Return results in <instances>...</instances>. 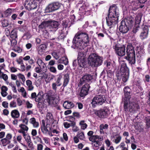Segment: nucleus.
Returning a JSON list of instances; mask_svg holds the SVG:
<instances>
[{
    "mask_svg": "<svg viewBox=\"0 0 150 150\" xmlns=\"http://www.w3.org/2000/svg\"><path fill=\"white\" fill-rule=\"evenodd\" d=\"M89 42V37L87 33L78 32L76 34L72 42L75 46L74 48H77L82 50L88 45Z\"/></svg>",
    "mask_w": 150,
    "mask_h": 150,
    "instance_id": "nucleus-1",
    "label": "nucleus"
},
{
    "mask_svg": "<svg viewBox=\"0 0 150 150\" xmlns=\"http://www.w3.org/2000/svg\"><path fill=\"white\" fill-rule=\"evenodd\" d=\"M108 16V17H106V20L107 24L108 26H111L117 23L119 13L118 9L116 5L110 7Z\"/></svg>",
    "mask_w": 150,
    "mask_h": 150,
    "instance_id": "nucleus-2",
    "label": "nucleus"
},
{
    "mask_svg": "<svg viewBox=\"0 0 150 150\" xmlns=\"http://www.w3.org/2000/svg\"><path fill=\"white\" fill-rule=\"evenodd\" d=\"M139 107L138 104L133 100L130 101H125L124 103V110L127 113H134L139 110Z\"/></svg>",
    "mask_w": 150,
    "mask_h": 150,
    "instance_id": "nucleus-3",
    "label": "nucleus"
},
{
    "mask_svg": "<svg viewBox=\"0 0 150 150\" xmlns=\"http://www.w3.org/2000/svg\"><path fill=\"white\" fill-rule=\"evenodd\" d=\"M129 70L125 63H122L121 65L120 71L116 74L117 80L120 81L122 79V81L126 82L129 76Z\"/></svg>",
    "mask_w": 150,
    "mask_h": 150,
    "instance_id": "nucleus-4",
    "label": "nucleus"
},
{
    "mask_svg": "<svg viewBox=\"0 0 150 150\" xmlns=\"http://www.w3.org/2000/svg\"><path fill=\"white\" fill-rule=\"evenodd\" d=\"M127 56L125 58L131 65L135 63V54L134 47L131 44H129L126 48Z\"/></svg>",
    "mask_w": 150,
    "mask_h": 150,
    "instance_id": "nucleus-5",
    "label": "nucleus"
},
{
    "mask_svg": "<svg viewBox=\"0 0 150 150\" xmlns=\"http://www.w3.org/2000/svg\"><path fill=\"white\" fill-rule=\"evenodd\" d=\"M102 58L95 53H92L89 56L88 58V64L92 67H97L102 64Z\"/></svg>",
    "mask_w": 150,
    "mask_h": 150,
    "instance_id": "nucleus-6",
    "label": "nucleus"
},
{
    "mask_svg": "<svg viewBox=\"0 0 150 150\" xmlns=\"http://www.w3.org/2000/svg\"><path fill=\"white\" fill-rule=\"evenodd\" d=\"M133 23V20L130 18L125 19L121 22V25L119 27L120 31L123 33H127L129 30V28Z\"/></svg>",
    "mask_w": 150,
    "mask_h": 150,
    "instance_id": "nucleus-7",
    "label": "nucleus"
},
{
    "mask_svg": "<svg viewBox=\"0 0 150 150\" xmlns=\"http://www.w3.org/2000/svg\"><path fill=\"white\" fill-rule=\"evenodd\" d=\"M106 100L104 96L99 95L95 96L92 99L91 104L93 107L97 105H101Z\"/></svg>",
    "mask_w": 150,
    "mask_h": 150,
    "instance_id": "nucleus-8",
    "label": "nucleus"
},
{
    "mask_svg": "<svg viewBox=\"0 0 150 150\" xmlns=\"http://www.w3.org/2000/svg\"><path fill=\"white\" fill-rule=\"evenodd\" d=\"M38 4L37 2L35 0H26L24 6L26 9L29 11L36 9Z\"/></svg>",
    "mask_w": 150,
    "mask_h": 150,
    "instance_id": "nucleus-9",
    "label": "nucleus"
},
{
    "mask_svg": "<svg viewBox=\"0 0 150 150\" xmlns=\"http://www.w3.org/2000/svg\"><path fill=\"white\" fill-rule=\"evenodd\" d=\"M74 118L72 116L66 117V120L69 122H66V128L72 127V130L74 132H76L79 130V127L75 126V123L74 122Z\"/></svg>",
    "mask_w": 150,
    "mask_h": 150,
    "instance_id": "nucleus-10",
    "label": "nucleus"
},
{
    "mask_svg": "<svg viewBox=\"0 0 150 150\" xmlns=\"http://www.w3.org/2000/svg\"><path fill=\"white\" fill-rule=\"evenodd\" d=\"M53 92L52 91H49L47 93L48 96V102L49 104L55 106L59 102L57 98H56L54 95L53 94Z\"/></svg>",
    "mask_w": 150,
    "mask_h": 150,
    "instance_id": "nucleus-11",
    "label": "nucleus"
},
{
    "mask_svg": "<svg viewBox=\"0 0 150 150\" xmlns=\"http://www.w3.org/2000/svg\"><path fill=\"white\" fill-rule=\"evenodd\" d=\"M110 110L108 108L101 109L96 111L95 114L100 118H103L107 117L110 113Z\"/></svg>",
    "mask_w": 150,
    "mask_h": 150,
    "instance_id": "nucleus-12",
    "label": "nucleus"
},
{
    "mask_svg": "<svg viewBox=\"0 0 150 150\" xmlns=\"http://www.w3.org/2000/svg\"><path fill=\"white\" fill-rule=\"evenodd\" d=\"M61 4L57 2L49 4L46 8V11L47 12H52L58 10L60 7Z\"/></svg>",
    "mask_w": 150,
    "mask_h": 150,
    "instance_id": "nucleus-13",
    "label": "nucleus"
},
{
    "mask_svg": "<svg viewBox=\"0 0 150 150\" xmlns=\"http://www.w3.org/2000/svg\"><path fill=\"white\" fill-rule=\"evenodd\" d=\"M85 54L83 53V51L79 52L78 57V63L79 67H83L85 65Z\"/></svg>",
    "mask_w": 150,
    "mask_h": 150,
    "instance_id": "nucleus-14",
    "label": "nucleus"
},
{
    "mask_svg": "<svg viewBox=\"0 0 150 150\" xmlns=\"http://www.w3.org/2000/svg\"><path fill=\"white\" fill-rule=\"evenodd\" d=\"M114 49L116 53L118 56H122L125 54L126 47L124 45L120 47L116 45Z\"/></svg>",
    "mask_w": 150,
    "mask_h": 150,
    "instance_id": "nucleus-15",
    "label": "nucleus"
},
{
    "mask_svg": "<svg viewBox=\"0 0 150 150\" xmlns=\"http://www.w3.org/2000/svg\"><path fill=\"white\" fill-rule=\"evenodd\" d=\"M51 125L50 124L47 123L45 125V121L44 120H42V125L41 126V130L42 133L44 134H46L49 132L51 129Z\"/></svg>",
    "mask_w": 150,
    "mask_h": 150,
    "instance_id": "nucleus-16",
    "label": "nucleus"
},
{
    "mask_svg": "<svg viewBox=\"0 0 150 150\" xmlns=\"http://www.w3.org/2000/svg\"><path fill=\"white\" fill-rule=\"evenodd\" d=\"M89 88L90 86L88 84H85L81 89L80 93L81 96L83 97L87 95Z\"/></svg>",
    "mask_w": 150,
    "mask_h": 150,
    "instance_id": "nucleus-17",
    "label": "nucleus"
},
{
    "mask_svg": "<svg viewBox=\"0 0 150 150\" xmlns=\"http://www.w3.org/2000/svg\"><path fill=\"white\" fill-rule=\"evenodd\" d=\"M148 27L146 25H144L140 35V38L142 40H144L146 38L148 37Z\"/></svg>",
    "mask_w": 150,
    "mask_h": 150,
    "instance_id": "nucleus-18",
    "label": "nucleus"
},
{
    "mask_svg": "<svg viewBox=\"0 0 150 150\" xmlns=\"http://www.w3.org/2000/svg\"><path fill=\"white\" fill-rule=\"evenodd\" d=\"M122 139L121 137L118 134H113L110 137V139L114 143L117 144L119 143Z\"/></svg>",
    "mask_w": 150,
    "mask_h": 150,
    "instance_id": "nucleus-19",
    "label": "nucleus"
},
{
    "mask_svg": "<svg viewBox=\"0 0 150 150\" xmlns=\"http://www.w3.org/2000/svg\"><path fill=\"white\" fill-rule=\"evenodd\" d=\"M37 59V63L40 67L42 68V70L44 71L45 72H46L47 69L46 66L44 62H43L42 59L38 56L36 57V59L35 58V60Z\"/></svg>",
    "mask_w": 150,
    "mask_h": 150,
    "instance_id": "nucleus-20",
    "label": "nucleus"
},
{
    "mask_svg": "<svg viewBox=\"0 0 150 150\" xmlns=\"http://www.w3.org/2000/svg\"><path fill=\"white\" fill-rule=\"evenodd\" d=\"M108 125L107 124H101L99 126L100 127V134L102 135L104 134L106 135H107V133L106 132V130L108 129Z\"/></svg>",
    "mask_w": 150,
    "mask_h": 150,
    "instance_id": "nucleus-21",
    "label": "nucleus"
},
{
    "mask_svg": "<svg viewBox=\"0 0 150 150\" xmlns=\"http://www.w3.org/2000/svg\"><path fill=\"white\" fill-rule=\"evenodd\" d=\"M54 120L52 114L50 112H47L46 116L47 123L50 124L53 122Z\"/></svg>",
    "mask_w": 150,
    "mask_h": 150,
    "instance_id": "nucleus-22",
    "label": "nucleus"
},
{
    "mask_svg": "<svg viewBox=\"0 0 150 150\" xmlns=\"http://www.w3.org/2000/svg\"><path fill=\"white\" fill-rule=\"evenodd\" d=\"M90 141L93 142H95L99 141V140H101L103 139V138L100 136L98 135H93L90 137L89 138Z\"/></svg>",
    "mask_w": 150,
    "mask_h": 150,
    "instance_id": "nucleus-23",
    "label": "nucleus"
},
{
    "mask_svg": "<svg viewBox=\"0 0 150 150\" xmlns=\"http://www.w3.org/2000/svg\"><path fill=\"white\" fill-rule=\"evenodd\" d=\"M19 127L20 128V129L18 130V132L21 134L22 132H23L25 133H27L28 129V128L27 126H26L25 125L20 124L19 125Z\"/></svg>",
    "mask_w": 150,
    "mask_h": 150,
    "instance_id": "nucleus-24",
    "label": "nucleus"
},
{
    "mask_svg": "<svg viewBox=\"0 0 150 150\" xmlns=\"http://www.w3.org/2000/svg\"><path fill=\"white\" fill-rule=\"evenodd\" d=\"M14 11L13 8H8L4 13L2 15L3 17H7L11 15Z\"/></svg>",
    "mask_w": 150,
    "mask_h": 150,
    "instance_id": "nucleus-25",
    "label": "nucleus"
},
{
    "mask_svg": "<svg viewBox=\"0 0 150 150\" xmlns=\"http://www.w3.org/2000/svg\"><path fill=\"white\" fill-rule=\"evenodd\" d=\"M50 22L48 23L49 25H50L52 28H57L59 23L57 21H53L51 20H48Z\"/></svg>",
    "mask_w": 150,
    "mask_h": 150,
    "instance_id": "nucleus-26",
    "label": "nucleus"
},
{
    "mask_svg": "<svg viewBox=\"0 0 150 150\" xmlns=\"http://www.w3.org/2000/svg\"><path fill=\"white\" fill-rule=\"evenodd\" d=\"M7 90L8 88L6 86H2L1 94L3 97H5L7 95L8 93L7 92Z\"/></svg>",
    "mask_w": 150,
    "mask_h": 150,
    "instance_id": "nucleus-27",
    "label": "nucleus"
},
{
    "mask_svg": "<svg viewBox=\"0 0 150 150\" xmlns=\"http://www.w3.org/2000/svg\"><path fill=\"white\" fill-rule=\"evenodd\" d=\"M92 79V76L88 74L83 76L81 78V80H83L85 82H88L91 81Z\"/></svg>",
    "mask_w": 150,
    "mask_h": 150,
    "instance_id": "nucleus-28",
    "label": "nucleus"
},
{
    "mask_svg": "<svg viewBox=\"0 0 150 150\" xmlns=\"http://www.w3.org/2000/svg\"><path fill=\"white\" fill-rule=\"evenodd\" d=\"M26 83L27 86V90L29 91H32L34 89V87L32 85V83L30 80H27L26 81Z\"/></svg>",
    "mask_w": 150,
    "mask_h": 150,
    "instance_id": "nucleus-29",
    "label": "nucleus"
},
{
    "mask_svg": "<svg viewBox=\"0 0 150 150\" xmlns=\"http://www.w3.org/2000/svg\"><path fill=\"white\" fill-rule=\"evenodd\" d=\"M11 117L14 118H18L20 116L19 112L16 110H14L12 111L11 112Z\"/></svg>",
    "mask_w": 150,
    "mask_h": 150,
    "instance_id": "nucleus-30",
    "label": "nucleus"
},
{
    "mask_svg": "<svg viewBox=\"0 0 150 150\" xmlns=\"http://www.w3.org/2000/svg\"><path fill=\"white\" fill-rule=\"evenodd\" d=\"M17 30L16 29H13L10 34V37L11 39H16L17 37Z\"/></svg>",
    "mask_w": 150,
    "mask_h": 150,
    "instance_id": "nucleus-31",
    "label": "nucleus"
},
{
    "mask_svg": "<svg viewBox=\"0 0 150 150\" xmlns=\"http://www.w3.org/2000/svg\"><path fill=\"white\" fill-rule=\"evenodd\" d=\"M125 94V98L123 99V101H124V103L125 101H127V102H128V101H130V92H124Z\"/></svg>",
    "mask_w": 150,
    "mask_h": 150,
    "instance_id": "nucleus-32",
    "label": "nucleus"
},
{
    "mask_svg": "<svg viewBox=\"0 0 150 150\" xmlns=\"http://www.w3.org/2000/svg\"><path fill=\"white\" fill-rule=\"evenodd\" d=\"M50 22L49 21H45L43 22L39 26V28L42 29L49 26L48 23Z\"/></svg>",
    "mask_w": 150,
    "mask_h": 150,
    "instance_id": "nucleus-33",
    "label": "nucleus"
},
{
    "mask_svg": "<svg viewBox=\"0 0 150 150\" xmlns=\"http://www.w3.org/2000/svg\"><path fill=\"white\" fill-rule=\"evenodd\" d=\"M31 123L33 125L35 128H37L39 126V123L37 122L35 119L34 117H32L30 119Z\"/></svg>",
    "mask_w": 150,
    "mask_h": 150,
    "instance_id": "nucleus-34",
    "label": "nucleus"
},
{
    "mask_svg": "<svg viewBox=\"0 0 150 150\" xmlns=\"http://www.w3.org/2000/svg\"><path fill=\"white\" fill-rule=\"evenodd\" d=\"M92 144L93 149L95 150H98L99 148V146L100 145V143L98 141L92 143Z\"/></svg>",
    "mask_w": 150,
    "mask_h": 150,
    "instance_id": "nucleus-35",
    "label": "nucleus"
},
{
    "mask_svg": "<svg viewBox=\"0 0 150 150\" xmlns=\"http://www.w3.org/2000/svg\"><path fill=\"white\" fill-rule=\"evenodd\" d=\"M79 124L81 126V129L83 130L85 129L88 126L87 124L85 123V121L83 120L81 121Z\"/></svg>",
    "mask_w": 150,
    "mask_h": 150,
    "instance_id": "nucleus-36",
    "label": "nucleus"
},
{
    "mask_svg": "<svg viewBox=\"0 0 150 150\" xmlns=\"http://www.w3.org/2000/svg\"><path fill=\"white\" fill-rule=\"evenodd\" d=\"M1 142L3 146H5L10 143V141L8 139H7L6 138H4L1 139Z\"/></svg>",
    "mask_w": 150,
    "mask_h": 150,
    "instance_id": "nucleus-37",
    "label": "nucleus"
},
{
    "mask_svg": "<svg viewBox=\"0 0 150 150\" xmlns=\"http://www.w3.org/2000/svg\"><path fill=\"white\" fill-rule=\"evenodd\" d=\"M22 134H23V137L25 141L27 142H28L31 141L30 137L29 134L27 133H25L23 132H21Z\"/></svg>",
    "mask_w": 150,
    "mask_h": 150,
    "instance_id": "nucleus-38",
    "label": "nucleus"
},
{
    "mask_svg": "<svg viewBox=\"0 0 150 150\" xmlns=\"http://www.w3.org/2000/svg\"><path fill=\"white\" fill-rule=\"evenodd\" d=\"M76 136L80 140H83L85 139L84 133L83 132H78L76 135Z\"/></svg>",
    "mask_w": 150,
    "mask_h": 150,
    "instance_id": "nucleus-39",
    "label": "nucleus"
},
{
    "mask_svg": "<svg viewBox=\"0 0 150 150\" xmlns=\"http://www.w3.org/2000/svg\"><path fill=\"white\" fill-rule=\"evenodd\" d=\"M43 98L42 96L41 95V93L39 92L38 95H37L35 99V100L36 102H39L41 101Z\"/></svg>",
    "mask_w": 150,
    "mask_h": 150,
    "instance_id": "nucleus-40",
    "label": "nucleus"
},
{
    "mask_svg": "<svg viewBox=\"0 0 150 150\" xmlns=\"http://www.w3.org/2000/svg\"><path fill=\"white\" fill-rule=\"evenodd\" d=\"M141 20V17L139 15H137L135 18V25H139V24L140 23Z\"/></svg>",
    "mask_w": 150,
    "mask_h": 150,
    "instance_id": "nucleus-41",
    "label": "nucleus"
},
{
    "mask_svg": "<svg viewBox=\"0 0 150 150\" xmlns=\"http://www.w3.org/2000/svg\"><path fill=\"white\" fill-rule=\"evenodd\" d=\"M66 103H67L66 104V109H69L73 107L74 105L71 102L66 101Z\"/></svg>",
    "mask_w": 150,
    "mask_h": 150,
    "instance_id": "nucleus-42",
    "label": "nucleus"
},
{
    "mask_svg": "<svg viewBox=\"0 0 150 150\" xmlns=\"http://www.w3.org/2000/svg\"><path fill=\"white\" fill-rule=\"evenodd\" d=\"M17 75L19 78L21 79L23 82L24 83L25 80L24 76L23 74L20 73L18 74Z\"/></svg>",
    "mask_w": 150,
    "mask_h": 150,
    "instance_id": "nucleus-43",
    "label": "nucleus"
},
{
    "mask_svg": "<svg viewBox=\"0 0 150 150\" xmlns=\"http://www.w3.org/2000/svg\"><path fill=\"white\" fill-rule=\"evenodd\" d=\"M105 64L106 67L109 69H112V64L109 61H106L105 63Z\"/></svg>",
    "mask_w": 150,
    "mask_h": 150,
    "instance_id": "nucleus-44",
    "label": "nucleus"
},
{
    "mask_svg": "<svg viewBox=\"0 0 150 150\" xmlns=\"http://www.w3.org/2000/svg\"><path fill=\"white\" fill-rule=\"evenodd\" d=\"M139 25H135L132 32L134 33H136L139 30Z\"/></svg>",
    "mask_w": 150,
    "mask_h": 150,
    "instance_id": "nucleus-45",
    "label": "nucleus"
},
{
    "mask_svg": "<svg viewBox=\"0 0 150 150\" xmlns=\"http://www.w3.org/2000/svg\"><path fill=\"white\" fill-rule=\"evenodd\" d=\"M2 24L3 27H7L8 25V21L6 19H4L2 21Z\"/></svg>",
    "mask_w": 150,
    "mask_h": 150,
    "instance_id": "nucleus-46",
    "label": "nucleus"
},
{
    "mask_svg": "<svg viewBox=\"0 0 150 150\" xmlns=\"http://www.w3.org/2000/svg\"><path fill=\"white\" fill-rule=\"evenodd\" d=\"M16 61L18 64L21 65L23 64L22 57H20L19 58L17 59Z\"/></svg>",
    "mask_w": 150,
    "mask_h": 150,
    "instance_id": "nucleus-47",
    "label": "nucleus"
},
{
    "mask_svg": "<svg viewBox=\"0 0 150 150\" xmlns=\"http://www.w3.org/2000/svg\"><path fill=\"white\" fill-rule=\"evenodd\" d=\"M10 39V41L11 42V46H15L16 45L17 43V41L16 39Z\"/></svg>",
    "mask_w": 150,
    "mask_h": 150,
    "instance_id": "nucleus-48",
    "label": "nucleus"
},
{
    "mask_svg": "<svg viewBox=\"0 0 150 150\" xmlns=\"http://www.w3.org/2000/svg\"><path fill=\"white\" fill-rule=\"evenodd\" d=\"M13 50L15 52H17L18 53H21L22 52V49L18 47L14 48Z\"/></svg>",
    "mask_w": 150,
    "mask_h": 150,
    "instance_id": "nucleus-49",
    "label": "nucleus"
},
{
    "mask_svg": "<svg viewBox=\"0 0 150 150\" xmlns=\"http://www.w3.org/2000/svg\"><path fill=\"white\" fill-rule=\"evenodd\" d=\"M107 72V76L109 78H111L113 75V72L110 70H108L106 71Z\"/></svg>",
    "mask_w": 150,
    "mask_h": 150,
    "instance_id": "nucleus-50",
    "label": "nucleus"
},
{
    "mask_svg": "<svg viewBox=\"0 0 150 150\" xmlns=\"http://www.w3.org/2000/svg\"><path fill=\"white\" fill-rule=\"evenodd\" d=\"M75 16L74 14L71 15L69 17V22H70L71 24H73L75 19Z\"/></svg>",
    "mask_w": 150,
    "mask_h": 150,
    "instance_id": "nucleus-51",
    "label": "nucleus"
},
{
    "mask_svg": "<svg viewBox=\"0 0 150 150\" xmlns=\"http://www.w3.org/2000/svg\"><path fill=\"white\" fill-rule=\"evenodd\" d=\"M52 55L53 57L56 59H59V56L57 53L55 51H53L52 53Z\"/></svg>",
    "mask_w": 150,
    "mask_h": 150,
    "instance_id": "nucleus-52",
    "label": "nucleus"
},
{
    "mask_svg": "<svg viewBox=\"0 0 150 150\" xmlns=\"http://www.w3.org/2000/svg\"><path fill=\"white\" fill-rule=\"evenodd\" d=\"M42 69V68H41L40 67H36L35 69V71L36 73L39 74L41 72Z\"/></svg>",
    "mask_w": 150,
    "mask_h": 150,
    "instance_id": "nucleus-53",
    "label": "nucleus"
},
{
    "mask_svg": "<svg viewBox=\"0 0 150 150\" xmlns=\"http://www.w3.org/2000/svg\"><path fill=\"white\" fill-rule=\"evenodd\" d=\"M45 72H41L39 73L40 77H41L42 78H45L47 77V75L45 73V71H44Z\"/></svg>",
    "mask_w": 150,
    "mask_h": 150,
    "instance_id": "nucleus-54",
    "label": "nucleus"
},
{
    "mask_svg": "<svg viewBox=\"0 0 150 150\" xmlns=\"http://www.w3.org/2000/svg\"><path fill=\"white\" fill-rule=\"evenodd\" d=\"M137 51L138 53H139L140 54L142 55L144 53V50L143 49H142L140 47H139L137 49Z\"/></svg>",
    "mask_w": 150,
    "mask_h": 150,
    "instance_id": "nucleus-55",
    "label": "nucleus"
},
{
    "mask_svg": "<svg viewBox=\"0 0 150 150\" xmlns=\"http://www.w3.org/2000/svg\"><path fill=\"white\" fill-rule=\"evenodd\" d=\"M28 147L31 149L33 150L34 149L33 144L31 142V141L28 142H27Z\"/></svg>",
    "mask_w": 150,
    "mask_h": 150,
    "instance_id": "nucleus-56",
    "label": "nucleus"
},
{
    "mask_svg": "<svg viewBox=\"0 0 150 150\" xmlns=\"http://www.w3.org/2000/svg\"><path fill=\"white\" fill-rule=\"evenodd\" d=\"M25 104L27 108H31L33 106L32 104L30 103L28 101H27L26 102Z\"/></svg>",
    "mask_w": 150,
    "mask_h": 150,
    "instance_id": "nucleus-57",
    "label": "nucleus"
},
{
    "mask_svg": "<svg viewBox=\"0 0 150 150\" xmlns=\"http://www.w3.org/2000/svg\"><path fill=\"white\" fill-rule=\"evenodd\" d=\"M146 1V0H134V1L136 3H144Z\"/></svg>",
    "mask_w": 150,
    "mask_h": 150,
    "instance_id": "nucleus-58",
    "label": "nucleus"
},
{
    "mask_svg": "<svg viewBox=\"0 0 150 150\" xmlns=\"http://www.w3.org/2000/svg\"><path fill=\"white\" fill-rule=\"evenodd\" d=\"M146 124L147 126H150V117H147L146 118Z\"/></svg>",
    "mask_w": 150,
    "mask_h": 150,
    "instance_id": "nucleus-59",
    "label": "nucleus"
},
{
    "mask_svg": "<svg viewBox=\"0 0 150 150\" xmlns=\"http://www.w3.org/2000/svg\"><path fill=\"white\" fill-rule=\"evenodd\" d=\"M2 105L4 108H7L8 107V103L6 101H3L2 103Z\"/></svg>",
    "mask_w": 150,
    "mask_h": 150,
    "instance_id": "nucleus-60",
    "label": "nucleus"
},
{
    "mask_svg": "<svg viewBox=\"0 0 150 150\" xmlns=\"http://www.w3.org/2000/svg\"><path fill=\"white\" fill-rule=\"evenodd\" d=\"M50 69L51 71L53 73H55L56 72V69L55 67H50Z\"/></svg>",
    "mask_w": 150,
    "mask_h": 150,
    "instance_id": "nucleus-61",
    "label": "nucleus"
},
{
    "mask_svg": "<svg viewBox=\"0 0 150 150\" xmlns=\"http://www.w3.org/2000/svg\"><path fill=\"white\" fill-rule=\"evenodd\" d=\"M73 114L74 116L76 118H78L80 117V115L78 112H74Z\"/></svg>",
    "mask_w": 150,
    "mask_h": 150,
    "instance_id": "nucleus-62",
    "label": "nucleus"
},
{
    "mask_svg": "<svg viewBox=\"0 0 150 150\" xmlns=\"http://www.w3.org/2000/svg\"><path fill=\"white\" fill-rule=\"evenodd\" d=\"M1 77L5 81H6L8 79L7 75L5 74L2 73Z\"/></svg>",
    "mask_w": 150,
    "mask_h": 150,
    "instance_id": "nucleus-63",
    "label": "nucleus"
},
{
    "mask_svg": "<svg viewBox=\"0 0 150 150\" xmlns=\"http://www.w3.org/2000/svg\"><path fill=\"white\" fill-rule=\"evenodd\" d=\"M43 146L41 144H38L37 145V150H42Z\"/></svg>",
    "mask_w": 150,
    "mask_h": 150,
    "instance_id": "nucleus-64",
    "label": "nucleus"
}]
</instances>
